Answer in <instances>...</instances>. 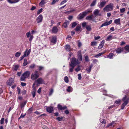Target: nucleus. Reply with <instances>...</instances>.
<instances>
[{
    "label": "nucleus",
    "mask_w": 129,
    "mask_h": 129,
    "mask_svg": "<svg viewBox=\"0 0 129 129\" xmlns=\"http://www.w3.org/2000/svg\"><path fill=\"white\" fill-rule=\"evenodd\" d=\"M91 11V9H89L85 11L82 12L79 15L78 17V19H80L83 18L87 14Z\"/></svg>",
    "instance_id": "1"
},
{
    "label": "nucleus",
    "mask_w": 129,
    "mask_h": 129,
    "mask_svg": "<svg viewBox=\"0 0 129 129\" xmlns=\"http://www.w3.org/2000/svg\"><path fill=\"white\" fill-rule=\"evenodd\" d=\"M113 8V4L112 3L107 5L104 8V11L109 12L112 11Z\"/></svg>",
    "instance_id": "2"
},
{
    "label": "nucleus",
    "mask_w": 129,
    "mask_h": 129,
    "mask_svg": "<svg viewBox=\"0 0 129 129\" xmlns=\"http://www.w3.org/2000/svg\"><path fill=\"white\" fill-rule=\"evenodd\" d=\"M122 100L124 102L122 104L121 106V109H123L125 106L129 102V98L125 95L122 99Z\"/></svg>",
    "instance_id": "3"
},
{
    "label": "nucleus",
    "mask_w": 129,
    "mask_h": 129,
    "mask_svg": "<svg viewBox=\"0 0 129 129\" xmlns=\"http://www.w3.org/2000/svg\"><path fill=\"white\" fill-rule=\"evenodd\" d=\"M39 76V74L37 71H35L32 73L31 75V78L32 80H36Z\"/></svg>",
    "instance_id": "4"
},
{
    "label": "nucleus",
    "mask_w": 129,
    "mask_h": 129,
    "mask_svg": "<svg viewBox=\"0 0 129 129\" xmlns=\"http://www.w3.org/2000/svg\"><path fill=\"white\" fill-rule=\"evenodd\" d=\"M30 74V72L28 71H26L22 75L20 78V80L21 81H24L25 79L27 78Z\"/></svg>",
    "instance_id": "5"
},
{
    "label": "nucleus",
    "mask_w": 129,
    "mask_h": 129,
    "mask_svg": "<svg viewBox=\"0 0 129 129\" xmlns=\"http://www.w3.org/2000/svg\"><path fill=\"white\" fill-rule=\"evenodd\" d=\"M80 63V62L79 61L78 59H76L75 57H73L71 59L70 64L75 66Z\"/></svg>",
    "instance_id": "6"
},
{
    "label": "nucleus",
    "mask_w": 129,
    "mask_h": 129,
    "mask_svg": "<svg viewBox=\"0 0 129 129\" xmlns=\"http://www.w3.org/2000/svg\"><path fill=\"white\" fill-rule=\"evenodd\" d=\"M43 17L42 15H40L37 18L36 20L37 23L41 22L43 20Z\"/></svg>",
    "instance_id": "7"
},
{
    "label": "nucleus",
    "mask_w": 129,
    "mask_h": 129,
    "mask_svg": "<svg viewBox=\"0 0 129 129\" xmlns=\"http://www.w3.org/2000/svg\"><path fill=\"white\" fill-rule=\"evenodd\" d=\"M93 15H92L86 17V19L87 20H91L95 22H96V21L94 19H93Z\"/></svg>",
    "instance_id": "8"
},
{
    "label": "nucleus",
    "mask_w": 129,
    "mask_h": 129,
    "mask_svg": "<svg viewBox=\"0 0 129 129\" xmlns=\"http://www.w3.org/2000/svg\"><path fill=\"white\" fill-rule=\"evenodd\" d=\"M39 84H42L44 83V81L41 78H38L36 81Z\"/></svg>",
    "instance_id": "9"
},
{
    "label": "nucleus",
    "mask_w": 129,
    "mask_h": 129,
    "mask_svg": "<svg viewBox=\"0 0 129 129\" xmlns=\"http://www.w3.org/2000/svg\"><path fill=\"white\" fill-rule=\"evenodd\" d=\"M31 49H30L29 50L28 49H26L25 51L24 52V54L26 56H28L30 54L31 52Z\"/></svg>",
    "instance_id": "10"
},
{
    "label": "nucleus",
    "mask_w": 129,
    "mask_h": 129,
    "mask_svg": "<svg viewBox=\"0 0 129 129\" xmlns=\"http://www.w3.org/2000/svg\"><path fill=\"white\" fill-rule=\"evenodd\" d=\"M100 11V10L98 9H96L94 11L93 14L94 15H95V16L94 17H95L96 16L98 15L101 16V14H99Z\"/></svg>",
    "instance_id": "11"
},
{
    "label": "nucleus",
    "mask_w": 129,
    "mask_h": 129,
    "mask_svg": "<svg viewBox=\"0 0 129 129\" xmlns=\"http://www.w3.org/2000/svg\"><path fill=\"white\" fill-rule=\"evenodd\" d=\"M57 107L59 109H60L61 110H63L67 108V106H64L63 107L61 105H60V104H59L58 105Z\"/></svg>",
    "instance_id": "12"
},
{
    "label": "nucleus",
    "mask_w": 129,
    "mask_h": 129,
    "mask_svg": "<svg viewBox=\"0 0 129 129\" xmlns=\"http://www.w3.org/2000/svg\"><path fill=\"white\" fill-rule=\"evenodd\" d=\"M93 64H91L88 68H87L86 69V70L87 73H90L91 71V68L93 67Z\"/></svg>",
    "instance_id": "13"
},
{
    "label": "nucleus",
    "mask_w": 129,
    "mask_h": 129,
    "mask_svg": "<svg viewBox=\"0 0 129 129\" xmlns=\"http://www.w3.org/2000/svg\"><path fill=\"white\" fill-rule=\"evenodd\" d=\"M46 110L47 112L51 113L53 111V107L49 106L47 108Z\"/></svg>",
    "instance_id": "14"
},
{
    "label": "nucleus",
    "mask_w": 129,
    "mask_h": 129,
    "mask_svg": "<svg viewBox=\"0 0 129 129\" xmlns=\"http://www.w3.org/2000/svg\"><path fill=\"white\" fill-rule=\"evenodd\" d=\"M58 30L56 26H54L52 29V33L56 34Z\"/></svg>",
    "instance_id": "15"
},
{
    "label": "nucleus",
    "mask_w": 129,
    "mask_h": 129,
    "mask_svg": "<svg viewBox=\"0 0 129 129\" xmlns=\"http://www.w3.org/2000/svg\"><path fill=\"white\" fill-rule=\"evenodd\" d=\"M75 66H73L70 64L69 66V71L70 72H72L73 71L74 69Z\"/></svg>",
    "instance_id": "16"
},
{
    "label": "nucleus",
    "mask_w": 129,
    "mask_h": 129,
    "mask_svg": "<svg viewBox=\"0 0 129 129\" xmlns=\"http://www.w3.org/2000/svg\"><path fill=\"white\" fill-rule=\"evenodd\" d=\"M51 42L52 43L55 44L56 42V37L55 36L53 37Z\"/></svg>",
    "instance_id": "17"
},
{
    "label": "nucleus",
    "mask_w": 129,
    "mask_h": 129,
    "mask_svg": "<svg viewBox=\"0 0 129 129\" xmlns=\"http://www.w3.org/2000/svg\"><path fill=\"white\" fill-rule=\"evenodd\" d=\"M106 4V2L105 1H103L100 2L99 5V7L100 8H102Z\"/></svg>",
    "instance_id": "18"
},
{
    "label": "nucleus",
    "mask_w": 129,
    "mask_h": 129,
    "mask_svg": "<svg viewBox=\"0 0 129 129\" xmlns=\"http://www.w3.org/2000/svg\"><path fill=\"white\" fill-rule=\"evenodd\" d=\"M19 67V66L18 65H14L13 67V69L14 71H17Z\"/></svg>",
    "instance_id": "19"
},
{
    "label": "nucleus",
    "mask_w": 129,
    "mask_h": 129,
    "mask_svg": "<svg viewBox=\"0 0 129 129\" xmlns=\"http://www.w3.org/2000/svg\"><path fill=\"white\" fill-rule=\"evenodd\" d=\"M123 49L122 48L119 47L116 49V51L117 53H120L121 52L123 51Z\"/></svg>",
    "instance_id": "20"
},
{
    "label": "nucleus",
    "mask_w": 129,
    "mask_h": 129,
    "mask_svg": "<svg viewBox=\"0 0 129 129\" xmlns=\"http://www.w3.org/2000/svg\"><path fill=\"white\" fill-rule=\"evenodd\" d=\"M120 19L118 18L114 20V22L117 25H119L120 24Z\"/></svg>",
    "instance_id": "21"
},
{
    "label": "nucleus",
    "mask_w": 129,
    "mask_h": 129,
    "mask_svg": "<svg viewBox=\"0 0 129 129\" xmlns=\"http://www.w3.org/2000/svg\"><path fill=\"white\" fill-rule=\"evenodd\" d=\"M65 49L67 51H71V49L70 45H66L65 47Z\"/></svg>",
    "instance_id": "22"
},
{
    "label": "nucleus",
    "mask_w": 129,
    "mask_h": 129,
    "mask_svg": "<svg viewBox=\"0 0 129 129\" xmlns=\"http://www.w3.org/2000/svg\"><path fill=\"white\" fill-rule=\"evenodd\" d=\"M112 20H111L109 21L105 22L103 24L104 26H107L110 24L112 23Z\"/></svg>",
    "instance_id": "23"
},
{
    "label": "nucleus",
    "mask_w": 129,
    "mask_h": 129,
    "mask_svg": "<svg viewBox=\"0 0 129 129\" xmlns=\"http://www.w3.org/2000/svg\"><path fill=\"white\" fill-rule=\"evenodd\" d=\"M104 41L103 40L100 43L99 46H98V48L99 49H101L103 47L104 44Z\"/></svg>",
    "instance_id": "24"
},
{
    "label": "nucleus",
    "mask_w": 129,
    "mask_h": 129,
    "mask_svg": "<svg viewBox=\"0 0 129 129\" xmlns=\"http://www.w3.org/2000/svg\"><path fill=\"white\" fill-rule=\"evenodd\" d=\"M69 24V22L67 21H66L64 23H63V27L66 28L67 27L68 25Z\"/></svg>",
    "instance_id": "25"
},
{
    "label": "nucleus",
    "mask_w": 129,
    "mask_h": 129,
    "mask_svg": "<svg viewBox=\"0 0 129 129\" xmlns=\"http://www.w3.org/2000/svg\"><path fill=\"white\" fill-rule=\"evenodd\" d=\"M19 0H9V3L12 4L15 3L19 2Z\"/></svg>",
    "instance_id": "26"
},
{
    "label": "nucleus",
    "mask_w": 129,
    "mask_h": 129,
    "mask_svg": "<svg viewBox=\"0 0 129 129\" xmlns=\"http://www.w3.org/2000/svg\"><path fill=\"white\" fill-rule=\"evenodd\" d=\"M13 79L12 78H10L9 82V86H10L14 83Z\"/></svg>",
    "instance_id": "27"
},
{
    "label": "nucleus",
    "mask_w": 129,
    "mask_h": 129,
    "mask_svg": "<svg viewBox=\"0 0 129 129\" xmlns=\"http://www.w3.org/2000/svg\"><path fill=\"white\" fill-rule=\"evenodd\" d=\"M82 66L81 65H78L77 68L75 69V71L77 72L80 71L81 70V67Z\"/></svg>",
    "instance_id": "28"
},
{
    "label": "nucleus",
    "mask_w": 129,
    "mask_h": 129,
    "mask_svg": "<svg viewBox=\"0 0 129 129\" xmlns=\"http://www.w3.org/2000/svg\"><path fill=\"white\" fill-rule=\"evenodd\" d=\"M124 49L127 52H129V45H126L124 47Z\"/></svg>",
    "instance_id": "29"
},
{
    "label": "nucleus",
    "mask_w": 129,
    "mask_h": 129,
    "mask_svg": "<svg viewBox=\"0 0 129 129\" xmlns=\"http://www.w3.org/2000/svg\"><path fill=\"white\" fill-rule=\"evenodd\" d=\"M72 88L70 86H69L67 89V91L69 92H72Z\"/></svg>",
    "instance_id": "30"
},
{
    "label": "nucleus",
    "mask_w": 129,
    "mask_h": 129,
    "mask_svg": "<svg viewBox=\"0 0 129 129\" xmlns=\"http://www.w3.org/2000/svg\"><path fill=\"white\" fill-rule=\"evenodd\" d=\"M27 64V61L26 59H25L24 60V62L23 64V66H26Z\"/></svg>",
    "instance_id": "31"
},
{
    "label": "nucleus",
    "mask_w": 129,
    "mask_h": 129,
    "mask_svg": "<svg viewBox=\"0 0 129 129\" xmlns=\"http://www.w3.org/2000/svg\"><path fill=\"white\" fill-rule=\"evenodd\" d=\"M21 54V52H17L15 54V56L16 57H18L20 56Z\"/></svg>",
    "instance_id": "32"
},
{
    "label": "nucleus",
    "mask_w": 129,
    "mask_h": 129,
    "mask_svg": "<svg viewBox=\"0 0 129 129\" xmlns=\"http://www.w3.org/2000/svg\"><path fill=\"white\" fill-rule=\"evenodd\" d=\"M45 3V0H42L39 4L40 6H42Z\"/></svg>",
    "instance_id": "33"
},
{
    "label": "nucleus",
    "mask_w": 129,
    "mask_h": 129,
    "mask_svg": "<svg viewBox=\"0 0 129 129\" xmlns=\"http://www.w3.org/2000/svg\"><path fill=\"white\" fill-rule=\"evenodd\" d=\"M96 2V0H94L93 1V2L91 4L90 6L91 7H92L94 6Z\"/></svg>",
    "instance_id": "34"
},
{
    "label": "nucleus",
    "mask_w": 129,
    "mask_h": 129,
    "mask_svg": "<svg viewBox=\"0 0 129 129\" xmlns=\"http://www.w3.org/2000/svg\"><path fill=\"white\" fill-rule=\"evenodd\" d=\"M112 36L111 35L109 36L106 39V40L107 41H109L111 40Z\"/></svg>",
    "instance_id": "35"
},
{
    "label": "nucleus",
    "mask_w": 129,
    "mask_h": 129,
    "mask_svg": "<svg viewBox=\"0 0 129 129\" xmlns=\"http://www.w3.org/2000/svg\"><path fill=\"white\" fill-rule=\"evenodd\" d=\"M81 26L80 25H78L77 26V27L75 28V30L76 31H78L80 30L81 29Z\"/></svg>",
    "instance_id": "36"
},
{
    "label": "nucleus",
    "mask_w": 129,
    "mask_h": 129,
    "mask_svg": "<svg viewBox=\"0 0 129 129\" xmlns=\"http://www.w3.org/2000/svg\"><path fill=\"white\" fill-rule=\"evenodd\" d=\"M64 80L65 82L67 83H68L69 82V80L68 77L67 76H66L64 78Z\"/></svg>",
    "instance_id": "37"
},
{
    "label": "nucleus",
    "mask_w": 129,
    "mask_h": 129,
    "mask_svg": "<svg viewBox=\"0 0 129 129\" xmlns=\"http://www.w3.org/2000/svg\"><path fill=\"white\" fill-rule=\"evenodd\" d=\"M78 59H78L79 61H82V55H79L77 56Z\"/></svg>",
    "instance_id": "38"
},
{
    "label": "nucleus",
    "mask_w": 129,
    "mask_h": 129,
    "mask_svg": "<svg viewBox=\"0 0 129 129\" xmlns=\"http://www.w3.org/2000/svg\"><path fill=\"white\" fill-rule=\"evenodd\" d=\"M113 54L111 53L109 54V55L108 56V57L109 58L111 59L113 56Z\"/></svg>",
    "instance_id": "39"
},
{
    "label": "nucleus",
    "mask_w": 129,
    "mask_h": 129,
    "mask_svg": "<svg viewBox=\"0 0 129 129\" xmlns=\"http://www.w3.org/2000/svg\"><path fill=\"white\" fill-rule=\"evenodd\" d=\"M86 28L87 30L88 31H90L91 29L90 26L89 25L87 26H86Z\"/></svg>",
    "instance_id": "40"
},
{
    "label": "nucleus",
    "mask_w": 129,
    "mask_h": 129,
    "mask_svg": "<svg viewBox=\"0 0 129 129\" xmlns=\"http://www.w3.org/2000/svg\"><path fill=\"white\" fill-rule=\"evenodd\" d=\"M38 67L39 68V71L43 70L44 69V67H43L40 66H38Z\"/></svg>",
    "instance_id": "41"
},
{
    "label": "nucleus",
    "mask_w": 129,
    "mask_h": 129,
    "mask_svg": "<svg viewBox=\"0 0 129 129\" xmlns=\"http://www.w3.org/2000/svg\"><path fill=\"white\" fill-rule=\"evenodd\" d=\"M67 0H63L62 1L60 4V5H62L64 3H66L67 1Z\"/></svg>",
    "instance_id": "42"
},
{
    "label": "nucleus",
    "mask_w": 129,
    "mask_h": 129,
    "mask_svg": "<svg viewBox=\"0 0 129 129\" xmlns=\"http://www.w3.org/2000/svg\"><path fill=\"white\" fill-rule=\"evenodd\" d=\"M59 0H53L52 2L51 3L52 5L54 4L55 3L57 2Z\"/></svg>",
    "instance_id": "43"
},
{
    "label": "nucleus",
    "mask_w": 129,
    "mask_h": 129,
    "mask_svg": "<svg viewBox=\"0 0 129 129\" xmlns=\"http://www.w3.org/2000/svg\"><path fill=\"white\" fill-rule=\"evenodd\" d=\"M77 23L76 22L73 23L72 24V27L73 28L74 27L77 25Z\"/></svg>",
    "instance_id": "44"
},
{
    "label": "nucleus",
    "mask_w": 129,
    "mask_h": 129,
    "mask_svg": "<svg viewBox=\"0 0 129 129\" xmlns=\"http://www.w3.org/2000/svg\"><path fill=\"white\" fill-rule=\"evenodd\" d=\"M43 10V9L42 8H41L40 10L38 11L37 12V14H39L42 12Z\"/></svg>",
    "instance_id": "45"
},
{
    "label": "nucleus",
    "mask_w": 129,
    "mask_h": 129,
    "mask_svg": "<svg viewBox=\"0 0 129 129\" xmlns=\"http://www.w3.org/2000/svg\"><path fill=\"white\" fill-rule=\"evenodd\" d=\"M35 65L34 64H31L29 66V68L31 69H34L35 67Z\"/></svg>",
    "instance_id": "46"
},
{
    "label": "nucleus",
    "mask_w": 129,
    "mask_h": 129,
    "mask_svg": "<svg viewBox=\"0 0 129 129\" xmlns=\"http://www.w3.org/2000/svg\"><path fill=\"white\" fill-rule=\"evenodd\" d=\"M85 61L87 62L89 61L88 57V56H86L85 57Z\"/></svg>",
    "instance_id": "47"
},
{
    "label": "nucleus",
    "mask_w": 129,
    "mask_h": 129,
    "mask_svg": "<svg viewBox=\"0 0 129 129\" xmlns=\"http://www.w3.org/2000/svg\"><path fill=\"white\" fill-rule=\"evenodd\" d=\"M96 44V42H92L91 43V45L92 46H95Z\"/></svg>",
    "instance_id": "48"
},
{
    "label": "nucleus",
    "mask_w": 129,
    "mask_h": 129,
    "mask_svg": "<svg viewBox=\"0 0 129 129\" xmlns=\"http://www.w3.org/2000/svg\"><path fill=\"white\" fill-rule=\"evenodd\" d=\"M4 118H2L0 121V123L2 124H3L4 122Z\"/></svg>",
    "instance_id": "49"
},
{
    "label": "nucleus",
    "mask_w": 129,
    "mask_h": 129,
    "mask_svg": "<svg viewBox=\"0 0 129 129\" xmlns=\"http://www.w3.org/2000/svg\"><path fill=\"white\" fill-rule=\"evenodd\" d=\"M33 38V35H30V38L29 39V41L31 42Z\"/></svg>",
    "instance_id": "50"
},
{
    "label": "nucleus",
    "mask_w": 129,
    "mask_h": 129,
    "mask_svg": "<svg viewBox=\"0 0 129 129\" xmlns=\"http://www.w3.org/2000/svg\"><path fill=\"white\" fill-rule=\"evenodd\" d=\"M53 89H51L49 93V95H51L52 93H53Z\"/></svg>",
    "instance_id": "51"
},
{
    "label": "nucleus",
    "mask_w": 129,
    "mask_h": 129,
    "mask_svg": "<svg viewBox=\"0 0 129 129\" xmlns=\"http://www.w3.org/2000/svg\"><path fill=\"white\" fill-rule=\"evenodd\" d=\"M115 122L114 121L113 122L109 124L107 126V127H109L110 126H112L113 125V124Z\"/></svg>",
    "instance_id": "52"
},
{
    "label": "nucleus",
    "mask_w": 129,
    "mask_h": 129,
    "mask_svg": "<svg viewBox=\"0 0 129 129\" xmlns=\"http://www.w3.org/2000/svg\"><path fill=\"white\" fill-rule=\"evenodd\" d=\"M100 121L102 123L105 124L106 123V122L105 120L103 119H100Z\"/></svg>",
    "instance_id": "53"
},
{
    "label": "nucleus",
    "mask_w": 129,
    "mask_h": 129,
    "mask_svg": "<svg viewBox=\"0 0 129 129\" xmlns=\"http://www.w3.org/2000/svg\"><path fill=\"white\" fill-rule=\"evenodd\" d=\"M78 79L79 80H80L81 79L82 77H81V74H78Z\"/></svg>",
    "instance_id": "54"
},
{
    "label": "nucleus",
    "mask_w": 129,
    "mask_h": 129,
    "mask_svg": "<svg viewBox=\"0 0 129 129\" xmlns=\"http://www.w3.org/2000/svg\"><path fill=\"white\" fill-rule=\"evenodd\" d=\"M63 117H58L56 118L59 121H61L63 119Z\"/></svg>",
    "instance_id": "55"
},
{
    "label": "nucleus",
    "mask_w": 129,
    "mask_h": 129,
    "mask_svg": "<svg viewBox=\"0 0 129 129\" xmlns=\"http://www.w3.org/2000/svg\"><path fill=\"white\" fill-rule=\"evenodd\" d=\"M125 10V8H123L120 9V11L121 13H122L124 12Z\"/></svg>",
    "instance_id": "56"
},
{
    "label": "nucleus",
    "mask_w": 129,
    "mask_h": 129,
    "mask_svg": "<svg viewBox=\"0 0 129 129\" xmlns=\"http://www.w3.org/2000/svg\"><path fill=\"white\" fill-rule=\"evenodd\" d=\"M120 101L121 100H116L115 101V103L117 104H118L120 102Z\"/></svg>",
    "instance_id": "57"
},
{
    "label": "nucleus",
    "mask_w": 129,
    "mask_h": 129,
    "mask_svg": "<svg viewBox=\"0 0 129 129\" xmlns=\"http://www.w3.org/2000/svg\"><path fill=\"white\" fill-rule=\"evenodd\" d=\"M30 35V32L29 31L26 34V36L27 38H29V35Z\"/></svg>",
    "instance_id": "58"
},
{
    "label": "nucleus",
    "mask_w": 129,
    "mask_h": 129,
    "mask_svg": "<svg viewBox=\"0 0 129 129\" xmlns=\"http://www.w3.org/2000/svg\"><path fill=\"white\" fill-rule=\"evenodd\" d=\"M77 56L82 55L81 51H78L77 53Z\"/></svg>",
    "instance_id": "59"
},
{
    "label": "nucleus",
    "mask_w": 129,
    "mask_h": 129,
    "mask_svg": "<svg viewBox=\"0 0 129 129\" xmlns=\"http://www.w3.org/2000/svg\"><path fill=\"white\" fill-rule=\"evenodd\" d=\"M41 87L37 91V92L39 93H40L41 92Z\"/></svg>",
    "instance_id": "60"
},
{
    "label": "nucleus",
    "mask_w": 129,
    "mask_h": 129,
    "mask_svg": "<svg viewBox=\"0 0 129 129\" xmlns=\"http://www.w3.org/2000/svg\"><path fill=\"white\" fill-rule=\"evenodd\" d=\"M17 91L18 92V94H19L20 92V89L19 87H17Z\"/></svg>",
    "instance_id": "61"
},
{
    "label": "nucleus",
    "mask_w": 129,
    "mask_h": 129,
    "mask_svg": "<svg viewBox=\"0 0 129 129\" xmlns=\"http://www.w3.org/2000/svg\"><path fill=\"white\" fill-rule=\"evenodd\" d=\"M86 25V22H84L82 23V26L83 27L85 26Z\"/></svg>",
    "instance_id": "62"
},
{
    "label": "nucleus",
    "mask_w": 129,
    "mask_h": 129,
    "mask_svg": "<svg viewBox=\"0 0 129 129\" xmlns=\"http://www.w3.org/2000/svg\"><path fill=\"white\" fill-rule=\"evenodd\" d=\"M25 57H26L25 56V55L23 54V55L22 56H21L20 57V60H21L22 59H23Z\"/></svg>",
    "instance_id": "63"
},
{
    "label": "nucleus",
    "mask_w": 129,
    "mask_h": 129,
    "mask_svg": "<svg viewBox=\"0 0 129 129\" xmlns=\"http://www.w3.org/2000/svg\"><path fill=\"white\" fill-rule=\"evenodd\" d=\"M21 85L22 86H24L26 85V84L25 83L21 82Z\"/></svg>",
    "instance_id": "64"
}]
</instances>
